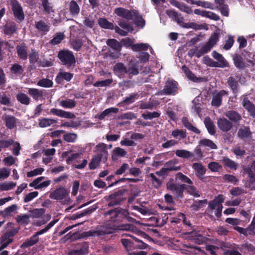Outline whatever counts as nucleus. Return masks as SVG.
Returning <instances> with one entry per match:
<instances>
[{"label": "nucleus", "instance_id": "1", "mask_svg": "<svg viewBox=\"0 0 255 255\" xmlns=\"http://www.w3.org/2000/svg\"><path fill=\"white\" fill-rule=\"evenodd\" d=\"M219 36L217 33H214L210 37L207 42L202 46L200 49L198 47L190 49L188 52V55L190 57L196 56L199 58L202 55L209 52L219 40Z\"/></svg>", "mask_w": 255, "mask_h": 255}, {"label": "nucleus", "instance_id": "2", "mask_svg": "<svg viewBox=\"0 0 255 255\" xmlns=\"http://www.w3.org/2000/svg\"><path fill=\"white\" fill-rule=\"evenodd\" d=\"M70 191L64 187H60L51 192L49 195L50 198L59 201L62 204L70 205L72 200L69 197Z\"/></svg>", "mask_w": 255, "mask_h": 255}, {"label": "nucleus", "instance_id": "3", "mask_svg": "<svg viewBox=\"0 0 255 255\" xmlns=\"http://www.w3.org/2000/svg\"><path fill=\"white\" fill-rule=\"evenodd\" d=\"M82 154V152L72 153L69 155L66 159V162L68 164H72L73 168L82 169L84 168L87 163L88 161L87 159H83L81 161L80 164H78V159H81V155Z\"/></svg>", "mask_w": 255, "mask_h": 255}, {"label": "nucleus", "instance_id": "4", "mask_svg": "<svg viewBox=\"0 0 255 255\" xmlns=\"http://www.w3.org/2000/svg\"><path fill=\"white\" fill-rule=\"evenodd\" d=\"M58 56L63 64L68 68H70L76 62L75 56L71 51L68 50L60 51Z\"/></svg>", "mask_w": 255, "mask_h": 255}, {"label": "nucleus", "instance_id": "5", "mask_svg": "<svg viewBox=\"0 0 255 255\" xmlns=\"http://www.w3.org/2000/svg\"><path fill=\"white\" fill-rule=\"evenodd\" d=\"M17 232L16 229H13L1 235L0 237V251L3 250L13 242V237Z\"/></svg>", "mask_w": 255, "mask_h": 255}, {"label": "nucleus", "instance_id": "6", "mask_svg": "<svg viewBox=\"0 0 255 255\" xmlns=\"http://www.w3.org/2000/svg\"><path fill=\"white\" fill-rule=\"evenodd\" d=\"M125 190H119L110 195L107 198L108 206L112 207L120 204L124 199L123 197Z\"/></svg>", "mask_w": 255, "mask_h": 255}, {"label": "nucleus", "instance_id": "7", "mask_svg": "<svg viewBox=\"0 0 255 255\" xmlns=\"http://www.w3.org/2000/svg\"><path fill=\"white\" fill-rule=\"evenodd\" d=\"M185 188V184H176L173 182H169L167 183V189L172 192L177 198L182 197Z\"/></svg>", "mask_w": 255, "mask_h": 255}, {"label": "nucleus", "instance_id": "8", "mask_svg": "<svg viewBox=\"0 0 255 255\" xmlns=\"http://www.w3.org/2000/svg\"><path fill=\"white\" fill-rule=\"evenodd\" d=\"M114 13L118 16L128 20L133 19V17L136 14V11L128 10L123 7H117L114 10Z\"/></svg>", "mask_w": 255, "mask_h": 255}, {"label": "nucleus", "instance_id": "9", "mask_svg": "<svg viewBox=\"0 0 255 255\" xmlns=\"http://www.w3.org/2000/svg\"><path fill=\"white\" fill-rule=\"evenodd\" d=\"M228 96V92L226 90H221L213 94L211 105L216 107H219L222 104V100Z\"/></svg>", "mask_w": 255, "mask_h": 255}, {"label": "nucleus", "instance_id": "10", "mask_svg": "<svg viewBox=\"0 0 255 255\" xmlns=\"http://www.w3.org/2000/svg\"><path fill=\"white\" fill-rule=\"evenodd\" d=\"M177 89V83L175 82L168 81L166 82L164 89L160 92V94L174 95Z\"/></svg>", "mask_w": 255, "mask_h": 255}, {"label": "nucleus", "instance_id": "11", "mask_svg": "<svg viewBox=\"0 0 255 255\" xmlns=\"http://www.w3.org/2000/svg\"><path fill=\"white\" fill-rule=\"evenodd\" d=\"M94 152L96 156L103 159L105 161L107 160L109 153L107 150V146L105 143L101 142L98 143L95 148Z\"/></svg>", "mask_w": 255, "mask_h": 255}, {"label": "nucleus", "instance_id": "12", "mask_svg": "<svg viewBox=\"0 0 255 255\" xmlns=\"http://www.w3.org/2000/svg\"><path fill=\"white\" fill-rule=\"evenodd\" d=\"M105 215L107 217L110 216L109 219L112 223L120 222L123 218L122 210L120 209L108 211L105 213Z\"/></svg>", "mask_w": 255, "mask_h": 255}, {"label": "nucleus", "instance_id": "13", "mask_svg": "<svg viewBox=\"0 0 255 255\" xmlns=\"http://www.w3.org/2000/svg\"><path fill=\"white\" fill-rule=\"evenodd\" d=\"M28 94L36 101L44 99L46 95L45 90L36 88H28Z\"/></svg>", "mask_w": 255, "mask_h": 255}, {"label": "nucleus", "instance_id": "14", "mask_svg": "<svg viewBox=\"0 0 255 255\" xmlns=\"http://www.w3.org/2000/svg\"><path fill=\"white\" fill-rule=\"evenodd\" d=\"M112 233L113 232L111 229L103 227L97 230H92L84 232L83 235L85 237H98L106 234H110Z\"/></svg>", "mask_w": 255, "mask_h": 255}, {"label": "nucleus", "instance_id": "15", "mask_svg": "<svg viewBox=\"0 0 255 255\" xmlns=\"http://www.w3.org/2000/svg\"><path fill=\"white\" fill-rule=\"evenodd\" d=\"M50 113L54 116L68 119H72L75 117V116L71 112L56 108L51 109Z\"/></svg>", "mask_w": 255, "mask_h": 255}, {"label": "nucleus", "instance_id": "16", "mask_svg": "<svg viewBox=\"0 0 255 255\" xmlns=\"http://www.w3.org/2000/svg\"><path fill=\"white\" fill-rule=\"evenodd\" d=\"M44 178L43 176H40L36 178L29 184V186L33 187L35 189H40L48 186L51 181L48 180L42 182Z\"/></svg>", "mask_w": 255, "mask_h": 255}, {"label": "nucleus", "instance_id": "17", "mask_svg": "<svg viewBox=\"0 0 255 255\" xmlns=\"http://www.w3.org/2000/svg\"><path fill=\"white\" fill-rule=\"evenodd\" d=\"M219 128L222 131L228 132L233 128L232 123L225 118H220L217 121Z\"/></svg>", "mask_w": 255, "mask_h": 255}, {"label": "nucleus", "instance_id": "18", "mask_svg": "<svg viewBox=\"0 0 255 255\" xmlns=\"http://www.w3.org/2000/svg\"><path fill=\"white\" fill-rule=\"evenodd\" d=\"M35 27L40 33L46 34L50 30V24L45 22L42 20H40L35 22Z\"/></svg>", "mask_w": 255, "mask_h": 255}, {"label": "nucleus", "instance_id": "19", "mask_svg": "<svg viewBox=\"0 0 255 255\" xmlns=\"http://www.w3.org/2000/svg\"><path fill=\"white\" fill-rule=\"evenodd\" d=\"M166 14L171 18L174 21H176L178 24L182 27L184 23V17L181 14L173 10H167L166 11Z\"/></svg>", "mask_w": 255, "mask_h": 255}, {"label": "nucleus", "instance_id": "20", "mask_svg": "<svg viewBox=\"0 0 255 255\" xmlns=\"http://www.w3.org/2000/svg\"><path fill=\"white\" fill-rule=\"evenodd\" d=\"M212 55L214 59L218 61L217 64L218 65L217 67L225 68L229 66V63L224 58L223 55L216 51H213L212 53Z\"/></svg>", "mask_w": 255, "mask_h": 255}, {"label": "nucleus", "instance_id": "21", "mask_svg": "<svg viewBox=\"0 0 255 255\" xmlns=\"http://www.w3.org/2000/svg\"><path fill=\"white\" fill-rule=\"evenodd\" d=\"M12 7L14 16L19 21L23 20L24 18V14L20 4L17 2H13Z\"/></svg>", "mask_w": 255, "mask_h": 255}, {"label": "nucleus", "instance_id": "22", "mask_svg": "<svg viewBox=\"0 0 255 255\" xmlns=\"http://www.w3.org/2000/svg\"><path fill=\"white\" fill-rule=\"evenodd\" d=\"M192 168L195 171V175L199 179L203 178L204 175L206 172V168L200 163H194L192 165Z\"/></svg>", "mask_w": 255, "mask_h": 255}, {"label": "nucleus", "instance_id": "23", "mask_svg": "<svg viewBox=\"0 0 255 255\" xmlns=\"http://www.w3.org/2000/svg\"><path fill=\"white\" fill-rule=\"evenodd\" d=\"M224 201L223 195H219L214 200L209 203V207L211 210L223 208L222 203Z\"/></svg>", "mask_w": 255, "mask_h": 255}, {"label": "nucleus", "instance_id": "24", "mask_svg": "<svg viewBox=\"0 0 255 255\" xmlns=\"http://www.w3.org/2000/svg\"><path fill=\"white\" fill-rule=\"evenodd\" d=\"M113 70L116 75L123 78L127 74V68L123 63H118L114 66Z\"/></svg>", "mask_w": 255, "mask_h": 255}, {"label": "nucleus", "instance_id": "25", "mask_svg": "<svg viewBox=\"0 0 255 255\" xmlns=\"http://www.w3.org/2000/svg\"><path fill=\"white\" fill-rule=\"evenodd\" d=\"M243 106L250 113V115L255 117V105L247 97L244 98L242 102Z\"/></svg>", "mask_w": 255, "mask_h": 255}, {"label": "nucleus", "instance_id": "26", "mask_svg": "<svg viewBox=\"0 0 255 255\" xmlns=\"http://www.w3.org/2000/svg\"><path fill=\"white\" fill-rule=\"evenodd\" d=\"M73 77V74L69 73V72H66L63 71L61 70L57 74L56 78V81L57 83H61L64 80L65 81L69 82L70 81L72 78Z\"/></svg>", "mask_w": 255, "mask_h": 255}, {"label": "nucleus", "instance_id": "27", "mask_svg": "<svg viewBox=\"0 0 255 255\" xmlns=\"http://www.w3.org/2000/svg\"><path fill=\"white\" fill-rule=\"evenodd\" d=\"M119 230L123 231H131L136 234L143 235L144 233L138 230L136 227L131 224H124L119 227Z\"/></svg>", "mask_w": 255, "mask_h": 255}, {"label": "nucleus", "instance_id": "28", "mask_svg": "<svg viewBox=\"0 0 255 255\" xmlns=\"http://www.w3.org/2000/svg\"><path fill=\"white\" fill-rule=\"evenodd\" d=\"M182 69L189 80L195 82L202 81V78L197 77L186 66H183Z\"/></svg>", "mask_w": 255, "mask_h": 255}, {"label": "nucleus", "instance_id": "29", "mask_svg": "<svg viewBox=\"0 0 255 255\" xmlns=\"http://www.w3.org/2000/svg\"><path fill=\"white\" fill-rule=\"evenodd\" d=\"M4 120L6 127L9 129H12L16 126V119L12 116L4 114Z\"/></svg>", "mask_w": 255, "mask_h": 255}, {"label": "nucleus", "instance_id": "30", "mask_svg": "<svg viewBox=\"0 0 255 255\" xmlns=\"http://www.w3.org/2000/svg\"><path fill=\"white\" fill-rule=\"evenodd\" d=\"M225 115L230 121L234 122H238L242 119L241 115L234 111H229L225 113Z\"/></svg>", "mask_w": 255, "mask_h": 255}, {"label": "nucleus", "instance_id": "31", "mask_svg": "<svg viewBox=\"0 0 255 255\" xmlns=\"http://www.w3.org/2000/svg\"><path fill=\"white\" fill-rule=\"evenodd\" d=\"M57 123V121L54 119L41 118L38 120V125L40 128H46Z\"/></svg>", "mask_w": 255, "mask_h": 255}, {"label": "nucleus", "instance_id": "32", "mask_svg": "<svg viewBox=\"0 0 255 255\" xmlns=\"http://www.w3.org/2000/svg\"><path fill=\"white\" fill-rule=\"evenodd\" d=\"M199 146H203L211 149H216L217 148L216 144L211 140L204 138L199 141Z\"/></svg>", "mask_w": 255, "mask_h": 255}, {"label": "nucleus", "instance_id": "33", "mask_svg": "<svg viewBox=\"0 0 255 255\" xmlns=\"http://www.w3.org/2000/svg\"><path fill=\"white\" fill-rule=\"evenodd\" d=\"M204 123L208 132L211 135H214L215 133V125L210 118L206 117Z\"/></svg>", "mask_w": 255, "mask_h": 255}, {"label": "nucleus", "instance_id": "34", "mask_svg": "<svg viewBox=\"0 0 255 255\" xmlns=\"http://www.w3.org/2000/svg\"><path fill=\"white\" fill-rule=\"evenodd\" d=\"M234 63L235 66L240 69H243L246 67L245 63L241 55L236 54L233 56Z\"/></svg>", "mask_w": 255, "mask_h": 255}, {"label": "nucleus", "instance_id": "35", "mask_svg": "<svg viewBox=\"0 0 255 255\" xmlns=\"http://www.w3.org/2000/svg\"><path fill=\"white\" fill-rule=\"evenodd\" d=\"M182 122L184 127L188 130L196 133L200 134L201 131L197 128L194 127L191 123H190L186 117H184L182 119Z\"/></svg>", "mask_w": 255, "mask_h": 255}, {"label": "nucleus", "instance_id": "36", "mask_svg": "<svg viewBox=\"0 0 255 255\" xmlns=\"http://www.w3.org/2000/svg\"><path fill=\"white\" fill-rule=\"evenodd\" d=\"M39 241L38 237H36L34 235L30 238L27 239L24 242H23L20 246L21 248H26L29 247H31Z\"/></svg>", "mask_w": 255, "mask_h": 255}, {"label": "nucleus", "instance_id": "37", "mask_svg": "<svg viewBox=\"0 0 255 255\" xmlns=\"http://www.w3.org/2000/svg\"><path fill=\"white\" fill-rule=\"evenodd\" d=\"M177 156L183 158H191L194 157V153L185 149H177L175 151Z\"/></svg>", "mask_w": 255, "mask_h": 255}, {"label": "nucleus", "instance_id": "38", "mask_svg": "<svg viewBox=\"0 0 255 255\" xmlns=\"http://www.w3.org/2000/svg\"><path fill=\"white\" fill-rule=\"evenodd\" d=\"M17 100L22 105H28L30 103V98L25 94L18 93L16 95Z\"/></svg>", "mask_w": 255, "mask_h": 255}, {"label": "nucleus", "instance_id": "39", "mask_svg": "<svg viewBox=\"0 0 255 255\" xmlns=\"http://www.w3.org/2000/svg\"><path fill=\"white\" fill-rule=\"evenodd\" d=\"M221 161L225 166L230 169L236 170L238 167L237 163L227 157H223Z\"/></svg>", "mask_w": 255, "mask_h": 255}, {"label": "nucleus", "instance_id": "40", "mask_svg": "<svg viewBox=\"0 0 255 255\" xmlns=\"http://www.w3.org/2000/svg\"><path fill=\"white\" fill-rule=\"evenodd\" d=\"M59 105L61 107L65 109H72L75 107L76 103L74 100L66 99L61 100L59 102Z\"/></svg>", "mask_w": 255, "mask_h": 255}, {"label": "nucleus", "instance_id": "41", "mask_svg": "<svg viewBox=\"0 0 255 255\" xmlns=\"http://www.w3.org/2000/svg\"><path fill=\"white\" fill-rule=\"evenodd\" d=\"M252 132L250 131V128L248 127H244L239 129L238 132V136L242 139L250 137Z\"/></svg>", "mask_w": 255, "mask_h": 255}, {"label": "nucleus", "instance_id": "42", "mask_svg": "<svg viewBox=\"0 0 255 255\" xmlns=\"http://www.w3.org/2000/svg\"><path fill=\"white\" fill-rule=\"evenodd\" d=\"M16 51L18 57L22 60L27 58V52L26 47L24 45H18L16 47Z\"/></svg>", "mask_w": 255, "mask_h": 255}, {"label": "nucleus", "instance_id": "43", "mask_svg": "<svg viewBox=\"0 0 255 255\" xmlns=\"http://www.w3.org/2000/svg\"><path fill=\"white\" fill-rule=\"evenodd\" d=\"M107 44L111 48L115 50L116 52L118 53L120 52L121 48V45L120 42L116 39H108L107 41Z\"/></svg>", "mask_w": 255, "mask_h": 255}, {"label": "nucleus", "instance_id": "44", "mask_svg": "<svg viewBox=\"0 0 255 255\" xmlns=\"http://www.w3.org/2000/svg\"><path fill=\"white\" fill-rule=\"evenodd\" d=\"M16 29L15 24L8 23L4 26L3 30L5 34L10 35L16 31Z\"/></svg>", "mask_w": 255, "mask_h": 255}, {"label": "nucleus", "instance_id": "45", "mask_svg": "<svg viewBox=\"0 0 255 255\" xmlns=\"http://www.w3.org/2000/svg\"><path fill=\"white\" fill-rule=\"evenodd\" d=\"M227 83L229 86L231 88L234 93H236L239 90V83L233 77L229 78Z\"/></svg>", "mask_w": 255, "mask_h": 255}, {"label": "nucleus", "instance_id": "46", "mask_svg": "<svg viewBox=\"0 0 255 255\" xmlns=\"http://www.w3.org/2000/svg\"><path fill=\"white\" fill-rule=\"evenodd\" d=\"M175 179L177 181L187 184H193V181L187 176L181 172H178L176 174Z\"/></svg>", "mask_w": 255, "mask_h": 255}, {"label": "nucleus", "instance_id": "47", "mask_svg": "<svg viewBox=\"0 0 255 255\" xmlns=\"http://www.w3.org/2000/svg\"><path fill=\"white\" fill-rule=\"evenodd\" d=\"M155 173H150L147 177L150 179V182L152 185L156 188H158L161 185V181L156 176Z\"/></svg>", "mask_w": 255, "mask_h": 255}, {"label": "nucleus", "instance_id": "48", "mask_svg": "<svg viewBox=\"0 0 255 255\" xmlns=\"http://www.w3.org/2000/svg\"><path fill=\"white\" fill-rule=\"evenodd\" d=\"M69 10L73 15H77L80 11V7L77 3L74 0H71L69 4Z\"/></svg>", "mask_w": 255, "mask_h": 255}, {"label": "nucleus", "instance_id": "49", "mask_svg": "<svg viewBox=\"0 0 255 255\" xmlns=\"http://www.w3.org/2000/svg\"><path fill=\"white\" fill-rule=\"evenodd\" d=\"M127 154V152L120 147H116L113 151L112 158L116 159L118 157H124Z\"/></svg>", "mask_w": 255, "mask_h": 255}, {"label": "nucleus", "instance_id": "50", "mask_svg": "<svg viewBox=\"0 0 255 255\" xmlns=\"http://www.w3.org/2000/svg\"><path fill=\"white\" fill-rule=\"evenodd\" d=\"M98 23L102 27L105 29H112L114 28L113 24L106 18H100L98 19Z\"/></svg>", "mask_w": 255, "mask_h": 255}, {"label": "nucleus", "instance_id": "51", "mask_svg": "<svg viewBox=\"0 0 255 255\" xmlns=\"http://www.w3.org/2000/svg\"><path fill=\"white\" fill-rule=\"evenodd\" d=\"M45 210L43 208L34 209L29 211L30 217L33 218H40L45 213Z\"/></svg>", "mask_w": 255, "mask_h": 255}, {"label": "nucleus", "instance_id": "52", "mask_svg": "<svg viewBox=\"0 0 255 255\" xmlns=\"http://www.w3.org/2000/svg\"><path fill=\"white\" fill-rule=\"evenodd\" d=\"M173 137L178 139H184L186 137V132L185 130L176 129L171 132Z\"/></svg>", "mask_w": 255, "mask_h": 255}, {"label": "nucleus", "instance_id": "53", "mask_svg": "<svg viewBox=\"0 0 255 255\" xmlns=\"http://www.w3.org/2000/svg\"><path fill=\"white\" fill-rule=\"evenodd\" d=\"M10 70L12 74L16 75H21L24 71L22 66L17 63L12 65L10 67Z\"/></svg>", "mask_w": 255, "mask_h": 255}, {"label": "nucleus", "instance_id": "54", "mask_svg": "<svg viewBox=\"0 0 255 255\" xmlns=\"http://www.w3.org/2000/svg\"><path fill=\"white\" fill-rule=\"evenodd\" d=\"M185 190H186L190 194L195 197H199L200 196L199 192L194 186L193 183L188 184V185L185 184Z\"/></svg>", "mask_w": 255, "mask_h": 255}, {"label": "nucleus", "instance_id": "55", "mask_svg": "<svg viewBox=\"0 0 255 255\" xmlns=\"http://www.w3.org/2000/svg\"><path fill=\"white\" fill-rule=\"evenodd\" d=\"M180 169L181 167L162 168L159 171L155 172V174L159 176H163L167 174L168 171H178Z\"/></svg>", "mask_w": 255, "mask_h": 255}, {"label": "nucleus", "instance_id": "56", "mask_svg": "<svg viewBox=\"0 0 255 255\" xmlns=\"http://www.w3.org/2000/svg\"><path fill=\"white\" fill-rule=\"evenodd\" d=\"M29 217L30 215H28L27 214H23L20 215H18L15 219L16 222L22 225H27L29 222Z\"/></svg>", "mask_w": 255, "mask_h": 255}, {"label": "nucleus", "instance_id": "57", "mask_svg": "<svg viewBox=\"0 0 255 255\" xmlns=\"http://www.w3.org/2000/svg\"><path fill=\"white\" fill-rule=\"evenodd\" d=\"M16 185V183L12 181L5 182L0 184V190L8 191L13 189Z\"/></svg>", "mask_w": 255, "mask_h": 255}, {"label": "nucleus", "instance_id": "58", "mask_svg": "<svg viewBox=\"0 0 255 255\" xmlns=\"http://www.w3.org/2000/svg\"><path fill=\"white\" fill-rule=\"evenodd\" d=\"M119 111L118 108H111L106 109L99 116V119L101 120H103L106 117L109 116L111 113H117Z\"/></svg>", "mask_w": 255, "mask_h": 255}, {"label": "nucleus", "instance_id": "59", "mask_svg": "<svg viewBox=\"0 0 255 255\" xmlns=\"http://www.w3.org/2000/svg\"><path fill=\"white\" fill-rule=\"evenodd\" d=\"M102 160H103V159L100 157L96 155L94 156L89 163V168L91 170L96 169L99 166Z\"/></svg>", "mask_w": 255, "mask_h": 255}, {"label": "nucleus", "instance_id": "60", "mask_svg": "<svg viewBox=\"0 0 255 255\" xmlns=\"http://www.w3.org/2000/svg\"><path fill=\"white\" fill-rule=\"evenodd\" d=\"M37 85L38 86L45 87V88H50L52 87L53 86V82L49 79H42L40 80L37 83Z\"/></svg>", "mask_w": 255, "mask_h": 255}, {"label": "nucleus", "instance_id": "61", "mask_svg": "<svg viewBox=\"0 0 255 255\" xmlns=\"http://www.w3.org/2000/svg\"><path fill=\"white\" fill-rule=\"evenodd\" d=\"M244 170L248 174L249 177L255 176V160L253 161L249 166L245 167Z\"/></svg>", "mask_w": 255, "mask_h": 255}, {"label": "nucleus", "instance_id": "62", "mask_svg": "<svg viewBox=\"0 0 255 255\" xmlns=\"http://www.w3.org/2000/svg\"><path fill=\"white\" fill-rule=\"evenodd\" d=\"M208 167L212 172H218L222 168V165L215 161L210 162Z\"/></svg>", "mask_w": 255, "mask_h": 255}, {"label": "nucleus", "instance_id": "63", "mask_svg": "<svg viewBox=\"0 0 255 255\" xmlns=\"http://www.w3.org/2000/svg\"><path fill=\"white\" fill-rule=\"evenodd\" d=\"M0 104L10 106L11 105L10 98L5 93L0 94Z\"/></svg>", "mask_w": 255, "mask_h": 255}, {"label": "nucleus", "instance_id": "64", "mask_svg": "<svg viewBox=\"0 0 255 255\" xmlns=\"http://www.w3.org/2000/svg\"><path fill=\"white\" fill-rule=\"evenodd\" d=\"M138 69L134 63H130L127 68V74L129 75H136L138 74Z\"/></svg>", "mask_w": 255, "mask_h": 255}]
</instances>
